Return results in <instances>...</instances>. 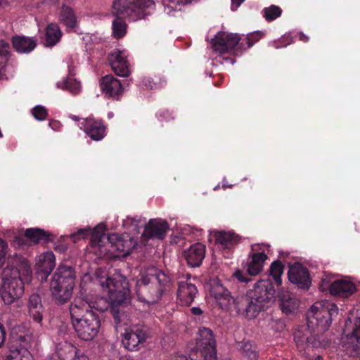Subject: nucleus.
Instances as JSON below:
<instances>
[{"instance_id": "obj_1", "label": "nucleus", "mask_w": 360, "mask_h": 360, "mask_svg": "<svg viewBox=\"0 0 360 360\" xmlns=\"http://www.w3.org/2000/svg\"><path fill=\"white\" fill-rule=\"evenodd\" d=\"M32 274L31 265L27 259L17 254L8 257V265L3 269L0 290L6 304L18 302L24 292V283L30 281Z\"/></svg>"}, {"instance_id": "obj_2", "label": "nucleus", "mask_w": 360, "mask_h": 360, "mask_svg": "<svg viewBox=\"0 0 360 360\" xmlns=\"http://www.w3.org/2000/svg\"><path fill=\"white\" fill-rule=\"evenodd\" d=\"M338 308L334 303L328 301L316 302L307 313L308 326L311 328L316 335H311L309 337H300L295 335V340L297 347L303 354H309L310 348H315L321 345V336L319 333L326 331L332 321V316L337 315Z\"/></svg>"}, {"instance_id": "obj_3", "label": "nucleus", "mask_w": 360, "mask_h": 360, "mask_svg": "<svg viewBox=\"0 0 360 360\" xmlns=\"http://www.w3.org/2000/svg\"><path fill=\"white\" fill-rule=\"evenodd\" d=\"M154 9L152 0H115L112 4V34L116 39L122 38L127 33V25L122 17L136 21L150 15Z\"/></svg>"}, {"instance_id": "obj_4", "label": "nucleus", "mask_w": 360, "mask_h": 360, "mask_svg": "<svg viewBox=\"0 0 360 360\" xmlns=\"http://www.w3.org/2000/svg\"><path fill=\"white\" fill-rule=\"evenodd\" d=\"M171 277L162 270L150 268L142 274L136 284V293L141 302L154 303L170 288Z\"/></svg>"}, {"instance_id": "obj_5", "label": "nucleus", "mask_w": 360, "mask_h": 360, "mask_svg": "<svg viewBox=\"0 0 360 360\" xmlns=\"http://www.w3.org/2000/svg\"><path fill=\"white\" fill-rule=\"evenodd\" d=\"M75 274L72 269L68 266H60L50 283V290L53 299L63 304L70 300L75 285Z\"/></svg>"}, {"instance_id": "obj_6", "label": "nucleus", "mask_w": 360, "mask_h": 360, "mask_svg": "<svg viewBox=\"0 0 360 360\" xmlns=\"http://www.w3.org/2000/svg\"><path fill=\"white\" fill-rule=\"evenodd\" d=\"M101 228L102 226H98L92 232V242L99 248L103 247V243L106 240L111 249L108 248L105 250L111 251L116 250L119 252H122L126 255L129 254L131 250L137 245L136 240L128 234H123L122 236H119L117 233H110L108 236L105 234L98 235L97 229Z\"/></svg>"}, {"instance_id": "obj_7", "label": "nucleus", "mask_w": 360, "mask_h": 360, "mask_svg": "<svg viewBox=\"0 0 360 360\" xmlns=\"http://www.w3.org/2000/svg\"><path fill=\"white\" fill-rule=\"evenodd\" d=\"M108 302L103 297L98 298L95 301L90 300L88 298L76 297L70 307L72 323L84 319L87 314H95L92 310L93 309L104 311L108 309Z\"/></svg>"}, {"instance_id": "obj_8", "label": "nucleus", "mask_w": 360, "mask_h": 360, "mask_svg": "<svg viewBox=\"0 0 360 360\" xmlns=\"http://www.w3.org/2000/svg\"><path fill=\"white\" fill-rule=\"evenodd\" d=\"M72 326L80 339L89 341L97 335L101 323L96 314H87L84 319L73 322Z\"/></svg>"}, {"instance_id": "obj_9", "label": "nucleus", "mask_w": 360, "mask_h": 360, "mask_svg": "<svg viewBox=\"0 0 360 360\" xmlns=\"http://www.w3.org/2000/svg\"><path fill=\"white\" fill-rule=\"evenodd\" d=\"M101 285L107 291L110 300L115 304L123 303L129 296L128 283L124 281L122 282L108 277L105 282L101 283Z\"/></svg>"}, {"instance_id": "obj_10", "label": "nucleus", "mask_w": 360, "mask_h": 360, "mask_svg": "<svg viewBox=\"0 0 360 360\" xmlns=\"http://www.w3.org/2000/svg\"><path fill=\"white\" fill-rule=\"evenodd\" d=\"M262 307V302L255 300L252 297L241 296L235 299V304L232 310L237 314L253 319L257 316Z\"/></svg>"}, {"instance_id": "obj_11", "label": "nucleus", "mask_w": 360, "mask_h": 360, "mask_svg": "<svg viewBox=\"0 0 360 360\" xmlns=\"http://www.w3.org/2000/svg\"><path fill=\"white\" fill-rule=\"evenodd\" d=\"M147 339L146 330L138 326H131L127 328L122 335V342L124 347L129 351L139 349Z\"/></svg>"}, {"instance_id": "obj_12", "label": "nucleus", "mask_w": 360, "mask_h": 360, "mask_svg": "<svg viewBox=\"0 0 360 360\" xmlns=\"http://www.w3.org/2000/svg\"><path fill=\"white\" fill-rule=\"evenodd\" d=\"M29 341L25 336L13 338L9 346V353L4 360H33L27 349Z\"/></svg>"}, {"instance_id": "obj_13", "label": "nucleus", "mask_w": 360, "mask_h": 360, "mask_svg": "<svg viewBox=\"0 0 360 360\" xmlns=\"http://www.w3.org/2000/svg\"><path fill=\"white\" fill-rule=\"evenodd\" d=\"M210 294L213 297L219 307L223 309L232 310L235 304V299H233L230 292L226 289L221 281L218 279H214L210 284Z\"/></svg>"}, {"instance_id": "obj_14", "label": "nucleus", "mask_w": 360, "mask_h": 360, "mask_svg": "<svg viewBox=\"0 0 360 360\" xmlns=\"http://www.w3.org/2000/svg\"><path fill=\"white\" fill-rule=\"evenodd\" d=\"M240 39L237 34L220 32L212 39V49L214 52L223 53L233 49L238 44Z\"/></svg>"}, {"instance_id": "obj_15", "label": "nucleus", "mask_w": 360, "mask_h": 360, "mask_svg": "<svg viewBox=\"0 0 360 360\" xmlns=\"http://www.w3.org/2000/svg\"><path fill=\"white\" fill-rule=\"evenodd\" d=\"M129 54L126 50H115L110 53L108 60L112 69L120 77H128L130 74Z\"/></svg>"}, {"instance_id": "obj_16", "label": "nucleus", "mask_w": 360, "mask_h": 360, "mask_svg": "<svg viewBox=\"0 0 360 360\" xmlns=\"http://www.w3.org/2000/svg\"><path fill=\"white\" fill-rule=\"evenodd\" d=\"M168 229L169 225L166 221L161 219H150L145 224L141 239L143 243L151 238L163 239Z\"/></svg>"}, {"instance_id": "obj_17", "label": "nucleus", "mask_w": 360, "mask_h": 360, "mask_svg": "<svg viewBox=\"0 0 360 360\" xmlns=\"http://www.w3.org/2000/svg\"><path fill=\"white\" fill-rule=\"evenodd\" d=\"M54 254L48 251L44 252L36 258L37 274L41 280H46L56 266Z\"/></svg>"}, {"instance_id": "obj_18", "label": "nucleus", "mask_w": 360, "mask_h": 360, "mask_svg": "<svg viewBox=\"0 0 360 360\" xmlns=\"http://www.w3.org/2000/svg\"><path fill=\"white\" fill-rule=\"evenodd\" d=\"M288 275L289 281L299 288H308L311 284L309 271L301 264L296 263L292 265Z\"/></svg>"}, {"instance_id": "obj_19", "label": "nucleus", "mask_w": 360, "mask_h": 360, "mask_svg": "<svg viewBox=\"0 0 360 360\" xmlns=\"http://www.w3.org/2000/svg\"><path fill=\"white\" fill-rule=\"evenodd\" d=\"M79 127L94 141H100L105 135V127L103 124L91 117L84 120L79 124Z\"/></svg>"}, {"instance_id": "obj_20", "label": "nucleus", "mask_w": 360, "mask_h": 360, "mask_svg": "<svg viewBox=\"0 0 360 360\" xmlns=\"http://www.w3.org/2000/svg\"><path fill=\"white\" fill-rule=\"evenodd\" d=\"M342 347L350 355L360 354V319L353 331L342 338Z\"/></svg>"}, {"instance_id": "obj_21", "label": "nucleus", "mask_w": 360, "mask_h": 360, "mask_svg": "<svg viewBox=\"0 0 360 360\" xmlns=\"http://www.w3.org/2000/svg\"><path fill=\"white\" fill-rule=\"evenodd\" d=\"M197 293L198 290L194 284L187 281L179 283L177 299L180 304L190 305L193 302Z\"/></svg>"}, {"instance_id": "obj_22", "label": "nucleus", "mask_w": 360, "mask_h": 360, "mask_svg": "<svg viewBox=\"0 0 360 360\" xmlns=\"http://www.w3.org/2000/svg\"><path fill=\"white\" fill-rule=\"evenodd\" d=\"M356 291L355 285L347 279H338L329 286L330 293L336 297H348Z\"/></svg>"}, {"instance_id": "obj_23", "label": "nucleus", "mask_w": 360, "mask_h": 360, "mask_svg": "<svg viewBox=\"0 0 360 360\" xmlns=\"http://www.w3.org/2000/svg\"><path fill=\"white\" fill-rule=\"evenodd\" d=\"M100 85L103 93L107 97H117L122 91L120 80L110 75L103 77L101 80Z\"/></svg>"}, {"instance_id": "obj_24", "label": "nucleus", "mask_w": 360, "mask_h": 360, "mask_svg": "<svg viewBox=\"0 0 360 360\" xmlns=\"http://www.w3.org/2000/svg\"><path fill=\"white\" fill-rule=\"evenodd\" d=\"M205 254V245L201 243H195L184 251V257L188 265L192 267H197L202 263Z\"/></svg>"}, {"instance_id": "obj_25", "label": "nucleus", "mask_w": 360, "mask_h": 360, "mask_svg": "<svg viewBox=\"0 0 360 360\" xmlns=\"http://www.w3.org/2000/svg\"><path fill=\"white\" fill-rule=\"evenodd\" d=\"M215 348V340L212 331L207 328H200L196 347L193 351L213 349Z\"/></svg>"}, {"instance_id": "obj_26", "label": "nucleus", "mask_w": 360, "mask_h": 360, "mask_svg": "<svg viewBox=\"0 0 360 360\" xmlns=\"http://www.w3.org/2000/svg\"><path fill=\"white\" fill-rule=\"evenodd\" d=\"M272 291L271 282L269 280H261L255 284L249 296L264 302L269 299V295H273Z\"/></svg>"}, {"instance_id": "obj_27", "label": "nucleus", "mask_w": 360, "mask_h": 360, "mask_svg": "<svg viewBox=\"0 0 360 360\" xmlns=\"http://www.w3.org/2000/svg\"><path fill=\"white\" fill-rule=\"evenodd\" d=\"M27 308L28 313L33 320L37 323H41L43 319L44 307L38 294L34 293L30 296Z\"/></svg>"}, {"instance_id": "obj_28", "label": "nucleus", "mask_w": 360, "mask_h": 360, "mask_svg": "<svg viewBox=\"0 0 360 360\" xmlns=\"http://www.w3.org/2000/svg\"><path fill=\"white\" fill-rule=\"evenodd\" d=\"M12 43L15 50L20 53H28L33 51L37 46L36 40L24 36L13 37Z\"/></svg>"}, {"instance_id": "obj_29", "label": "nucleus", "mask_w": 360, "mask_h": 360, "mask_svg": "<svg viewBox=\"0 0 360 360\" xmlns=\"http://www.w3.org/2000/svg\"><path fill=\"white\" fill-rule=\"evenodd\" d=\"M278 298L281 310L286 314L292 313L297 309L299 302L296 297L289 292L281 290L278 294Z\"/></svg>"}, {"instance_id": "obj_30", "label": "nucleus", "mask_w": 360, "mask_h": 360, "mask_svg": "<svg viewBox=\"0 0 360 360\" xmlns=\"http://www.w3.org/2000/svg\"><path fill=\"white\" fill-rule=\"evenodd\" d=\"M267 256L264 252L254 253L250 257L247 263V271L251 276H256L259 274L264 266Z\"/></svg>"}, {"instance_id": "obj_31", "label": "nucleus", "mask_w": 360, "mask_h": 360, "mask_svg": "<svg viewBox=\"0 0 360 360\" xmlns=\"http://www.w3.org/2000/svg\"><path fill=\"white\" fill-rule=\"evenodd\" d=\"M77 354V348L66 341L58 344L56 356L60 360H73Z\"/></svg>"}, {"instance_id": "obj_32", "label": "nucleus", "mask_w": 360, "mask_h": 360, "mask_svg": "<svg viewBox=\"0 0 360 360\" xmlns=\"http://www.w3.org/2000/svg\"><path fill=\"white\" fill-rule=\"evenodd\" d=\"M210 235L214 238L217 243L224 248H229L238 241V236L230 231H212Z\"/></svg>"}, {"instance_id": "obj_33", "label": "nucleus", "mask_w": 360, "mask_h": 360, "mask_svg": "<svg viewBox=\"0 0 360 360\" xmlns=\"http://www.w3.org/2000/svg\"><path fill=\"white\" fill-rule=\"evenodd\" d=\"M25 236L34 244H37L41 241L49 242L51 240L50 234L39 228H30L26 229Z\"/></svg>"}, {"instance_id": "obj_34", "label": "nucleus", "mask_w": 360, "mask_h": 360, "mask_svg": "<svg viewBox=\"0 0 360 360\" xmlns=\"http://www.w3.org/2000/svg\"><path fill=\"white\" fill-rule=\"evenodd\" d=\"M61 37V32L58 25L55 23L49 24L46 27V45L53 46L56 45Z\"/></svg>"}, {"instance_id": "obj_35", "label": "nucleus", "mask_w": 360, "mask_h": 360, "mask_svg": "<svg viewBox=\"0 0 360 360\" xmlns=\"http://www.w3.org/2000/svg\"><path fill=\"white\" fill-rule=\"evenodd\" d=\"M146 224V219L139 216L127 217L122 221V226L130 231L139 233L141 227Z\"/></svg>"}, {"instance_id": "obj_36", "label": "nucleus", "mask_w": 360, "mask_h": 360, "mask_svg": "<svg viewBox=\"0 0 360 360\" xmlns=\"http://www.w3.org/2000/svg\"><path fill=\"white\" fill-rule=\"evenodd\" d=\"M57 86L61 89L67 90L72 94H77L81 91L80 82L72 77L57 83Z\"/></svg>"}, {"instance_id": "obj_37", "label": "nucleus", "mask_w": 360, "mask_h": 360, "mask_svg": "<svg viewBox=\"0 0 360 360\" xmlns=\"http://www.w3.org/2000/svg\"><path fill=\"white\" fill-rule=\"evenodd\" d=\"M60 20L68 27H74L76 25V17L72 10L65 6L62 7Z\"/></svg>"}, {"instance_id": "obj_38", "label": "nucleus", "mask_w": 360, "mask_h": 360, "mask_svg": "<svg viewBox=\"0 0 360 360\" xmlns=\"http://www.w3.org/2000/svg\"><path fill=\"white\" fill-rule=\"evenodd\" d=\"M190 359L191 360H217L216 349L192 351Z\"/></svg>"}, {"instance_id": "obj_39", "label": "nucleus", "mask_w": 360, "mask_h": 360, "mask_svg": "<svg viewBox=\"0 0 360 360\" xmlns=\"http://www.w3.org/2000/svg\"><path fill=\"white\" fill-rule=\"evenodd\" d=\"M283 274V265L281 262L280 261L274 262L270 267V274L278 285H281L282 283L281 276Z\"/></svg>"}, {"instance_id": "obj_40", "label": "nucleus", "mask_w": 360, "mask_h": 360, "mask_svg": "<svg viewBox=\"0 0 360 360\" xmlns=\"http://www.w3.org/2000/svg\"><path fill=\"white\" fill-rule=\"evenodd\" d=\"M282 13V10L280 7L275 5H271L263 9V15L267 21H272Z\"/></svg>"}, {"instance_id": "obj_41", "label": "nucleus", "mask_w": 360, "mask_h": 360, "mask_svg": "<svg viewBox=\"0 0 360 360\" xmlns=\"http://www.w3.org/2000/svg\"><path fill=\"white\" fill-rule=\"evenodd\" d=\"M243 354L250 360H255L257 358V352L255 347L250 342H245L242 346Z\"/></svg>"}, {"instance_id": "obj_42", "label": "nucleus", "mask_w": 360, "mask_h": 360, "mask_svg": "<svg viewBox=\"0 0 360 360\" xmlns=\"http://www.w3.org/2000/svg\"><path fill=\"white\" fill-rule=\"evenodd\" d=\"M34 117L39 121L44 120L48 115L46 109L42 105H37L32 109Z\"/></svg>"}, {"instance_id": "obj_43", "label": "nucleus", "mask_w": 360, "mask_h": 360, "mask_svg": "<svg viewBox=\"0 0 360 360\" xmlns=\"http://www.w3.org/2000/svg\"><path fill=\"white\" fill-rule=\"evenodd\" d=\"M91 233V229L89 228L80 229L77 232L72 233L70 235V238L73 240L74 242L76 240L85 238Z\"/></svg>"}, {"instance_id": "obj_44", "label": "nucleus", "mask_w": 360, "mask_h": 360, "mask_svg": "<svg viewBox=\"0 0 360 360\" xmlns=\"http://www.w3.org/2000/svg\"><path fill=\"white\" fill-rule=\"evenodd\" d=\"M7 243L0 238V269L4 266L6 260V255L8 250Z\"/></svg>"}, {"instance_id": "obj_45", "label": "nucleus", "mask_w": 360, "mask_h": 360, "mask_svg": "<svg viewBox=\"0 0 360 360\" xmlns=\"http://www.w3.org/2000/svg\"><path fill=\"white\" fill-rule=\"evenodd\" d=\"M9 44L4 40H0V56H6L9 53Z\"/></svg>"}, {"instance_id": "obj_46", "label": "nucleus", "mask_w": 360, "mask_h": 360, "mask_svg": "<svg viewBox=\"0 0 360 360\" xmlns=\"http://www.w3.org/2000/svg\"><path fill=\"white\" fill-rule=\"evenodd\" d=\"M233 276L239 281H241V282H248V279L246 278L245 276H244V274L243 273L240 271V270H237L234 274H233Z\"/></svg>"}, {"instance_id": "obj_47", "label": "nucleus", "mask_w": 360, "mask_h": 360, "mask_svg": "<svg viewBox=\"0 0 360 360\" xmlns=\"http://www.w3.org/2000/svg\"><path fill=\"white\" fill-rule=\"evenodd\" d=\"M6 333L4 326L0 324V347L4 345L5 341Z\"/></svg>"}, {"instance_id": "obj_48", "label": "nucleus", "mask_w": 360, "mask_h": 360, "mask_svg": "<svg viewBox=\"0 0 360 360\" xmlns=\"http://www.w3.org/2000/svg\"><path fill=\"white\" fill-rule=\"evenodd\" d=\"M260 36V34L259 33H255V34H252L251 35L248 36L246 39H247V43H248V47H251L254 42H251V39L252 38L255 37H257V39L256 40L258 39V37Z\"/></svg>"}, {"instance_id": "obj_49", "label": "nucleus", "mask_w": 360, "mask_h": 360, "mask_svg": "<svg viewBox=\"0 0 360 360\" xmlns=\"http://www.w3.org/2000/svg\"><path fill=\"white\" fill-rule=\"evenodd\" d=\"M143 82L145 83V86L146 89H153V85L152 84V82L150 80V79H144Z\"/></svg>"}, {"instance_id": "obj_50", "label": "nucleus", "mask_w": 360, "mask_h": 360, "mask_svg": "<svg viewBox=\"0 0 360 360\" xmlns=\"http://www.w3.org/2000/svg\"><path fill=\"white\" fill-rule=\"evenodd\" d=\"M172 4H184L191 2L193 0H170Z\"/></svg>"}, {"instance_id": "obj_51", "label": "nucleus", "mask_w": 360, "mask_h": 360, "mask_svg": "<svg viewBox=\"0 0 360 360\" xmlns=\"http://www.w3.org/2000/svg\"><path fill=\"white\" fill-rule=\"evenodd\" d=\"M171 360H188L186 356L183 354H176L173 356Z\"/></svg>"}, {"instance_id": "obj_52", "label": "nucleus", "mask_w": 360, "mask_h": 360, "mask_svg": "<svg viewBox=\"0 0 360 360\" xmlns=\"http://www.w3.org/2000/svg\"><path fill=\"white\" fill-rule=\"evenodd\" d=\"M191 311L195 315H200L202 313V311L199 307H193Z\"/></svg>"}, {"instance_id": "obj_53", "label": "nucleus", "mask_w": 360, "mask_h": 360, "mask_svg": "<svg viewBox=\"0 0 360 360\" xmlns=\"http://www.w3.org/2000/svg\"><path fill=\"white\" fill-rule=\"evenodd\" d=\"M73 360H89V358L84 354L77 355L76 354L75 357H74Z\"/></svg>"}, {"instance_id": "obj_54", "label": "nucleus", "mask_w": 360, "mask_h": 360, "mask_svg": "<svg viewBox=\"0 0 360 360\" xmlns=\"http://www.w3.org/2000/svg\"><path fill=\"white\" fill-rule=\"evenodd\" d=\"M245 0H232L233 4L236 5L235 9H236Z\"/></svg>"}, {"instance_id": "obj_55", "label": "nucleus", "mask_w": 360, "mask_h": 360, "mask_svg": "<svg viewBox=\"0 0 360 360\" xmlns=\"http://www.w3.org/2000/svg\"><path fill=\"white\" fill-rule=\"evenodd\" d=\"M23 243V239L21 238H16L15 240V245L20 246Z\"/></svg>"}, {"instance_id": "obj_56", "label": "nucleus", "mask_w": 360, "mask_h": 360, "mask_svg": "<svg viewBox=\"0 0 360 360\" xmlns=\"http://www.w3.org/2000/svg\"><path fill=\"white\" fill-rule=\"evenodd\" d=\"M300 39L304 42H307L309 40V37L302 33L300 34Z\"/></svg>"}, {"instance_id": "obj_57", "label": "nucleus", "mask_w": 360, "mask_h": 360, "mask_svg": "<svg viewBox=\"0 0 360 360\" xmlns=\"http://www.w3.org/2000/svg\"><path fill=\"white\" fill-rule=\"evenodd\" d=\"M118 360H133V359L129 356H124L120 358Z\"/></svg>"}, {"instance_id": "obj_58", "label": "nucleus", "mask_w": 360, "mask_h": 360, "mask_svg": "<svg viewBox=\"0 0 360 360\" xmlns=\"http://www.w3.org/2000/svg\"><path fill=\"white\" fill-rule=\"evenodd\" d=\"M320 289L322 291H324L326 290V287H325V285H324V281H323L322 284L320 285Z\"/></svg>"}, {"instance_id": "obj_59", "label": "nucleus", "mask_w": 360, "mask_h": 360, "mask_svg": "<svg viewBox=\"0 0 360 360\" xmlns=\"http://www.w3.org/2000/svg\"><path fill=\"white\" fill-rule=\"evenodd\" d=\"M168 114V111H164L162 113L160 114V116L165 117V115Z\"/></svg>"}, {"instance_id": "obj_60", "label": "nucleus", "mask_w": 360, "mask_h": 360, "mask_svg": "<svg viewBox=\"0 0 360 360\" xmlns=\"http://www.w3.org/2000/svg\"><path fill=\"white\" fill-rule=\"evenodd\" d=\"M70 117L75 121H77L79 119L75 115H72Z\"/></svg>"}, {"instance_id": "obj_61", "label": "nucleus", "mask_w": 360, "mask_h": 360, "mask_svg": "<svg viewBox=\"0 0 360 360\" xmlns=\"http://www.w3.org/2000/svg\"><path fill=\"white\" fill-rule=\"evenodd\" d=\"M315 360H323V358L320 356H318L315 358Z\"/></svg>"}, {"instance_id": "obj_62", "label": "nucleus", "mask_w": 360, "mask_h": 360, "mask_svg": "<svg viewBox=\"0 0 360 360\" xmlns=\"http://www.w3.org/2000/svg\"><path fill=\"white\" fill-rule=\"evenodd\" d=\"M3 0H0V5H1Z\"/></svg>"}]
</instances>
